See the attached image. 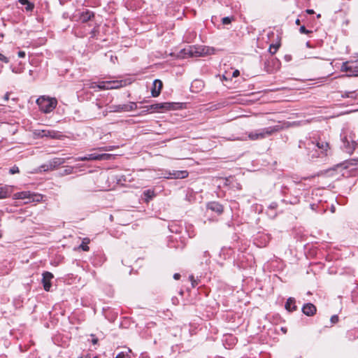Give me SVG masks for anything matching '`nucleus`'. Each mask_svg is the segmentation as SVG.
<instances>
[{"label":"nucleus","mask_w":358,"mask_h":358,"mask_svg":"<svg viewBox=\"0 0 358 358\" xmlns=\"http://www.w3.org/2000/svg\"><path fill=\"white\" fill-rule=\"evenodd\" d=\"M184 54L189 57H203L211 55L214 49L207 46H190L183 50Z\"/></svg>","instance_id":"1"},{"label":"nucleus","mask_w":358,"mask_h":358,"mask_svg":"<svg viewBox=\"0 0 358 358\" xmlns=\"http://www.w3.org/2000/svg\"><path fill=\"white\" fill-rule=\"evenodd\" d=\"M36 103L41 111L45 113H49L56 108L57 101L55 98H49L43 96L36 100Z\"/></svg>","instance_id":"2"},{"label":"nucleus","mask_w":358,"mask_h":358,"mask_svg":"<svg viewBox=\"0 0 358 358\" xmlns=\"http://www.w3.org/2000/svg\"><path fill=\"white\" fill-rule=\"evenodd\" d=\"M282 127L280 125L269 127L262 129L259 131L251 132L248 134V137L250 140L252 141L262 139L266 136L272 135L275 132L280 131Z\"/></svg>","instance_id":"3"},{"label":"nucleus","mask_w":358,"mask_h":358,"mask_svg":"<svg viewBox=\"0 0 358 358\" xmlns=\"http://www.w3.org/2000/svg\"><path fill=\"white\" fill-rule=\"evenodd\" d=\"M127 85V82L125 80H108V81H101L99 82V84L92 83L91 87L95 88L98 87L100 90H113L118 89Z\"/></svg>","instance_id":"4"},{"label":"nucleus","mask_w":358,"mask_h":358,"mask_svg":"<svg viewBox=\"0 0 358 358\" xmlns=\"http://www.w3.org/2000/svg\"><path fill=\"white\" fill-rule=\"evenodd\" d=\"M65 161L66 159L64 158L55 157L48 162L46 164L41 165L39 169L41 171H52L63 164Z\"/></svg>","instance_id":"5"},{"label":"nucleus","mask_w":358,"mask_h":358,"mask_svg":"<svg viewBox=\"0 0 358 358\" xmlns=\"http://www.w3.org/2000/svg\"><path fill=\"white\" fill-rule=\"evenodd\" d=\"M178 105L177 103L166 102L150 105V108L153 112H164L176 109Z\"/></svg>","instance_id":"6"},{"label":"nucleus","mask_w":358,"mask_h":358,"mask_svg":"<svg viewBox=\"0 0 358 358\" xmlns=\"http://www.w3.org/2000/svg\"><path fill=\"white\" fill-rule=\"evenodd\" d=\"M343 149L349 154H352L356 148L357 143L351 136H344L342 137Z\"/></svg>","instance_id":"7"},{"label":"nucleus","mask_w":358,"mask_h":358,"mask_svg":"<svg viewBox=\"0 0 358 358\" xmlns=\"http://www.w3.org/2000/svg\"><path fill=\"white\" fill-rule=\"evenodd\" d=\"M38 135L41 137H50L56 139H59L62 136L59 131L50 129L39 130L38 131Z\"/></svg>","instance_id":"8"},{"label":"nucleus","mask_w":358,"mask_h":358,"mask_svg":"<svg viewBox=\"0 0 358 358\" xmlns=\"http://www.w3.org/2000/svg\"><path fill=\"white\" fill-rule=\"evenodd\" d=\"M137 108V104L135 102H130L128 104L119 105L115 106V108L113 111L120 112V111H132Z\"/></svg>","instance_id":"9"},{"label":"nucleus","mask_w":358,"mask_h":358,"mask_svg":"<svg viewBox=\"0 0 358 358\" xmlns=\"http://www.w3.org/2000/svg\"><path fill=\"white\" fill-rule=\"evenodd\" d=\"M53 278V275L50 272H45L43 273V279L42 282L43 285V288L45 291H50L51 287L50 280Z\"/></svg>","instance_id":"10"},{"label":"nucleus","mask_w":358,"mask_h":358,"mask_svg":"<svg viewBox=\"0 0 358 358\" xmlns=\"http://www.w3.org/2000/svg\"><path fill=\"white\" fill-rule=\"evenodd\" d=\"M152 85L151 90L152 96L153 97H157L160 94L163 86L162 82L160 80L157 79L153 82Z\"/></svg>","instance_id":"11"},{"label":"nucleus","mask_w":358,"mask_h":358,"mask_svg":"<svg viewBox=\"0 0 358 358\" xmlns=\"http://www.w3.org/2000/svg\"><path fill=\"white\" fill-rule=\"evenodd\" d=\"M13 187L4 185L0 187V199L9 197L13 192Z\"/></svg>","instance_id":"12"},{"label":"nucleus","mask_w":358,"mask_h":358,"mask_svg":"<svg viewBox=\"0 0 358 358\" xmlns=\"http://www.w3.org/2000/svg\"><path fill=\"white\" fill-rule=\"evenodd\" d=\"M302 311L305 315L312 316L316 313V307L313 303H308L303 306Z\"/></svg>","instance_id":"13"},{"label":"nucleus","mask_w":358,"mask_h":358,"mask_svg":"<svg viewBox=\"0 0 358 358\" xmlns=\"http://www.w3.org/2000/svg\"><path fill=\"white\" fill-rule=\"evenodd\" d=\"M33 196H37L35 194H31L29 192H21L15 193L13 196V198L15 199H31L33 201H34V199L33 198Z\"/></svg>","instance_id":"14"},{"label":"nucleus","mask_w":358,"mask_h":358,"mask_svg":"<svg viewBox=\"0 0 358 358\" xmlns=\"http://www.w3.org/2000/svg\"><path fill=\"white\" fill-rule=\"evenodd\" d=\"M94 15L93 12L90 10H86L80 13L79 16V20L83 22H87L90 20L92 17H94Z\"/></svg>","instance_id":"15"},{"label":"nucleus","mask_w":358,"mask_h":358,"mask_svg":"<svg viewBox=\"0 0 358 358\" xmlns=\"http://www.w3.org/2000/svg\"><path fill=\"white\" fill-rule=\"evenodd\" d=\"M188 176V172L187 171H173L172 173H169L168 178H185Z\"/></svg>","instance_id":"16"},{"label":"nucleus","mask_w":358,"mask_h":358,"mask_svg":"<svg viewBox=\"0 0 358 358\" xmlns=\"http://www.w3.org/2000/svg\"><path fill=\"white\" fill-rule=\"evenodd\" d=\"M208 208L211 210L212 211L216 212L219 214L222 213L223 211V207L221 204L217 202L213 201L210 202L208 204Z\"/></svg>","instance_id":"17"},{"label":"nucleus","mask_w":358,"mask_h":358,"mask_svg":"<svg viewBox=\"0 0 358 358\" xmlns=\"http://www.w3.org/2000/svg\"><path fill=\"white\" fill-rule=\"evenodd\" d=\"M316 145L320 150H321V152L322 154L327 155V152L330 148L329 144L327 142L320 140L317 142Z\"/></svg>","instance_id":"18"},{"label":"nucleus","mask_w":358,"mask_h":358,"mask_svg":"<svg viewBox=\"0 0 358 358\" xmlns=\"http://www.w3.org/2000/svg\"><path fill=\"white\" fill-rule=\"evenodd\" d=\"M285 308L289 311H294L296 310V306H295V300L293 298H289L285 303Z\"/></svg>","instance_id":"19"},{"label":"nucleus","mask_w":358,"mask_h":358,"mask_svg":"<svg viewBox=\"0 0 358 358\" xmlns=\"http://www.w3.org/2000/svg\"><path fill=\"white\" fill-rule=\"evenodd\" d=\"M343 98H350L353 100L358 101V91L345 92L342 94Z\"/></svg>","instance_id":"20"},{"label":"nucleus","mask_w":358,"mask_h":358,"mask_svg":"<svg viewBox=\"0 0 358 358\" xmlns=\"http://www.w3.org/2000/svg\"><path fill=\"white\" fill-rule=\"evenodd\" d=\"M89 243H90L89 238H84L82 244L79 246V248H81L84 251H88L90 248L87 246V244Z\"/></svg>","instance_id":"21"},{"label":"nucleus","mask_w":358,"mask_h":358,"mask_svg":"<svg viewBox=\"0 0 358 358\" xmlns=\"http://www.w3.org/2000/svg\"><path fill=\"white\" fill-rule=\"evenodd\" d=\"M113 158V155L111 154H99V160H110Z\"/></svg>","instance_id":"22"},{"label":"nucleus","mask_w":358,"mask_h":358,"mask_svg":"<svg viewBox=\"0 0 358 358\" xmlns=\"http://www.w3.org/2000/svg\"><path fill=\"white\" fill-rule=\"evenodd\" d=\"M280 43L270 45L268 51L271 55H274L278 50Z\"/></svg>","instance_id":"23"},{"label":"nucleus","mask_w":358,"mask_h":358,"mask_svg":"<svg viewBox=\"0 0 358 358\" xmlns=\"http://www.w3.org/2000/svg\"><path fill=\"white\" fill-rule=\"evenodd\" d=\"M19 2L22 5H27L26 9L27 10H31L34 8V6L31 3H30L28 0H19Z\"/></svg>","instance_id":"24"},{"label":"nucleus","mask_w":358,"mask_h":358,"mask_svg":"<svg viewBox=\"0 0 358 358\" xmlns=\"http://www.w3.org/2000/svg\"><path fill=\"white\" fill-rule=\"evenodd\" d=\"M117 148H118V146L110 145V146L99 148H97V150H99L100 151H111Z\"/></svg>","instance_id":"25"},{"label":"nucleus","mask_w":358,"mask_h":358,"mask_svg":"<svg viewBox=\"0 0 358 358\" xmlns=\"http://www.w3.org/2000/svg\"><path fill=\"white\" fill-rule=\"evenodd\" d=\"M131 352V350H128L127 352H120L119 353L115 358H130L129 353Z\"/></svg>","instance_id":"26"},{"label":"nucleus","mask_w":358,"mask_h":358,"mask_svg":"<svg viewBox=\"0 0 358 358\" xmlns=\"http://www.w3.org/2000/svg\"><path fill=\"white\" fill-rule=\"evenodd\" d=\"M144 194L147 197V201H148L150 199H152L154 197V196H155L154 192L150 190V189H148V190L144 192Z\"/></svg>","instance_id":"27"},{"label":"nucleus","mask_w":358,"mask_h":358,"mask_svg":"<svg viewBox=\"0 0 358 358\" xmlns=\"http://www.w3.org/2000/svg\"><path fill=\"white\" fill-rule=\"evenodd\" d=\"M341 71L350 73V72L352 71V66H349L348 65V62H344L341 66Z\"/></svg>","instance_id":"28"},{"label":"nucleus","mask_w":358,"mask_h":358,"mask_svg":"<svg viewBox=\"0 0 358 358\" xmlns=\"http://www.w3.org/2000/svg\"><path fill=\"white\" fill-rule=\"evenodd\" d=\"M348 76H358V68L357 67H352V71L348 74Z\"/></svg>","instance_id":"29"},{"label":"nucleus","mask_w":358,"mask_h":358,"mask_svg":"<svg viewBox=\"0 0 358 358\" xmlns=\"http://www.w3.org/2000/svg\"><path fill=\"white\" fill-rule=\"evenodd\" d=\"M90 161L99 160V154H90L87 155Z\"/></svg>","instance_id":"30"},{"label":"nucleus","mask_w":358,"mask_h":358,"mask_svg":"<svg viewBox=\"0 0 358 358\" xmlns=\"http://www.w3.org/2000/svg\"><path fill=\"white\" fill-rule=\"evenodd\" d=\"M233 17H224L222 19V22L223 24H229L231 22Z\"/></svg>","instance_id":"31"},{"label":"nucleus","mask_w":358,"mask_h":358,"mask_svg":"<svg viewBox=\"0 0 358 358\" xmlns=\"http://www.w3.org/2000/svg\"><path fill=\"white\" fill-rule=\"evenodd\" d=\"M299 31H300V33L304 34H310V33L312 32L311 31H309V30L306 29L304 26H301L300 27Z\"/></svg>","instance_id":"32"},{"label":"nucleus","mask_w":358,"mask_h":358,"mask_svg":"<svg viewBox=\"0 0 358 358\" xmlns=\"http://www.w3.org/2000/svg\"><path fill=\"white\" fill-rule=\"evenodd\" d=\"M9 173L10 174H15V173H19V169L17 166H13L10 171H9Z\"/></svg>","instance_id":"33"},{"label":"nucleus","mask_w":358,"mask_h":358,"mask_svg":"<svg viewBox=\"0 0 358 358\" xmlns=\"http://www.w3.org/2000/svg\"><path fill=\"white\" fill-rule=\"evenodd\" d=\"M0 61H2L5 63L9 62L8 59L6 57H5L3 55H2L1 53H0Z\"/></svg>","instance_id":"34"},{"label":"nucleus","mask_w":358,"mask_h":358,"mask_svg":"<svg viewBox=\"0 0 358 358\" xmlns=\"http://www.w3.org/2000/svg\"><path fill=\"white\" fill-rule=\"evenodd\" d=\"M76 161H90V160L88 159V156L86 155V156H84V157H80L76 158Z\"/></svg>","instance_id":"35"},{"label":"nucleus","mask_w":358,"mask_h":358,"mask_svg":"<svg viewBox=\"0 0 358 358\" xmlns=\"http://www.w3.org/2000/svg\"><path fill=\"white\" fill-rule=\"evenodd\" d=\"M338 317L337 315H335L331 316V322L333 324L338 322Z\"/></svg>","instance_id":"36"},{"label":"nucleus","mask_w":358,"mask_h":358,"mask_svg":"<svg viewBox=\"0 0 358 358\" xmlns=\"http://www.w3.org/2000/svg\"><path fill=\"white\" fill-rule=\"evenodd\" d=\"M189 280H190V281H191L192 285V286H193V287H195V286L197 285V282H196V281L194 280V276H193V275H190V276H189Z\"/></svg>","instance_id":"37"},{"label":"nucleus","mask_w":358,"mask_h":358,"mask_svg":"<svg viewBox=\"0 0 358 358\" xmlns=\"http://www.w3.org/2000/svg\"><path fill=\"white\" fill-rule=\"evenodd\" d=\"M18 57H21V58L24 57H25V52L24 51H20L18 52Z\"/></svg>","instance_id":"38"},{"label":"nucleus","mask_w":358,"mask_h":358,"mask_svg":"<svg viewBox=\"0 0 358 358\" xmlns=\"http://www.w3.org/2000/svg\"><path fill=\"white\" fill-rule=\"evenodd\" d=\"M180 275L179 273H175V274L173 275V278H174L175 280H179V279H180Z\"/></svg>","instance_id":"39"},{"label":"nucleus","mask_w":358,"mask_h":358,"mask_svg":"<svg viewBox=\"0 0 358 358\" xmlns=\"http://www.w3.org/2000/svg\"><path fill=\"white\" fill-rule=\"evenodd\" d=\"M239 75V71L236 70L233 72V77H237Z\"/></svg>","instance_id":"40"},{"label":"nucleus","mask_w":358,"mask_h":358,"mask_svg":"<svg viewBox=\"0 0 358 358\" xmlns=\"http://www.w3.org/2000/svg\"><path fill=\"white\" fill-rule=\"evenodd\" d=\"M9 95H10V94H9L8 92H7V93L4 95L3 99H4V100H5V101H8V100L9 99Z\"/></svg>","instance_id":"41"},{"label":"nucleus","mask_w":358,"mask_h":358,"mask_svg":"<svg viewBox=\"0 0 358 358\" xmlns=\"http://www.w3.org/2000/svg\"><path fill=\"white\" fill-rule=\"evenodd\" d=\"M306 13L311 15V14H313L315 12L312 9H307Z\"/></svg>","instance_id":"42"},{"label":"nucleus","mask_w":358,"mask_h":358,"mask_svg":"<svg viewBox=\"0 0 358 358\" xmlns=\"http://www.w3.org/2000/svg\"><path fill=\"white\" fill-rule=\"evenodd\" d=\"M71 171H72V168H69V169H66V170H65V173H66V174H69V173H71Z\"/></svg>","instance_id":"43"},{"label":"nucleus","mask_w":358,"mask_h":358,"mask_svg":"<svg viewBox=\"0 0 358 358\" xmlns=\"http://www.w3.org/2000/svg\"><path fill=\"white\" fill-rule=\"evenodd\" d=\"M144 108H145V110L147 112L152 110V109L150 108V106H146L144 107Z\"/></svg>","instance_id":"44"},{"label":"nucleus","mask_w":358,"mask_h":358,"mask_svg":"<svg viewBox=\"0 0 358 358\" xmlns=\"http://www.w3.org/2000/svg\"><path fill=\"white\" fill-rule=\"evenodd\" d=\"M97 341H98L97 338H94V339L92 340L93 344H96L97 343Z\"/></svg>","instance_id":"45"},{"label":"nucleus","mask_w":358,"mask_h":358,"mask_svg":"<svg viewBox=\"0 0 358 358\" xmlns=\"http://www.w3.org/2000/svg\"><path fill=\"white\" fill-rule=\"evenodd\" d=\"M296 24H300V20H299V19H297V20H296Z\"/></svg>","instance_id":"46"},{"label":"nucleus","mask_w":358,"mask_h":358,"mask_svg":"<svg viewBox=\"0 0 358 358\" xmlns=\"http://www.w3.org/2000/svg\"><path fill=\"white\" fill-rule=\"evenodd\" d=\"M320 17H321V15H320V14H318V15H317V18H320Z\"/></svg>","instance_id":"47"},{"label":"nucleus","mask_w":358,"mask_h":358,"mask_svg":"<svg viewBox=\"0 0 358 358\" xmlns=\"http://www.w3.org/2000/svg\"><path fill=\"white\" fill-rule=\"evenodd\" d=\"M306 45H307L308 47H310V45H309V43H308V42L306 43Z\"/></svg>","instance_id":"48"},{"label":"nucleus","mask_w":358,"mask_h":358,"mask_svg":"<svg viewBox=\"0 0 358 358\" xmlns=\"http://www.w3.org/2000/svg\"><path fill=\"white\" fill-rule=\"evenodd\" d=\"M94 358H97V357H94Z\"/></svg>","instance_id":"49"},{"label":"nucleus","mask_w":358,"mask_h":358,"mask_svg":"<svg viewBox=\"0 0 358 358\" xmlns=\"http://www.w3.org/2000/svg\"><path fill=\"white\" fill-rule=\"evenodd\" d=\"M80 358H83V357H80Z\"/></svg>","instance_id":"50"}]
</instances>
